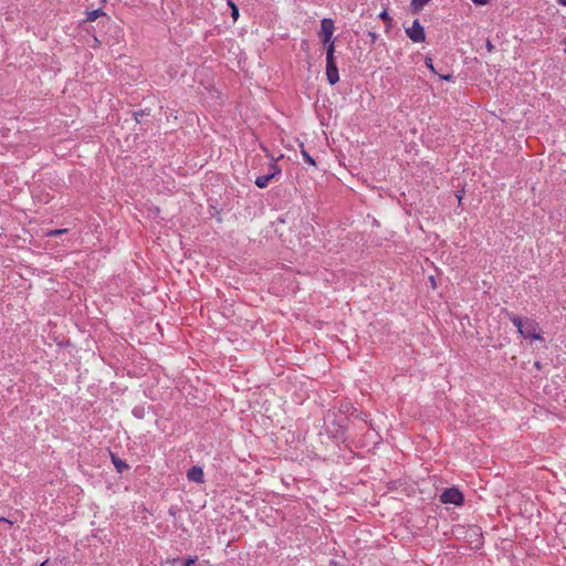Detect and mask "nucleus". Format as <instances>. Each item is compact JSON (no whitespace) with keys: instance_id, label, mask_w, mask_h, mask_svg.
Wrapping results in <instances>:
<instances>
[{"instance_id":"obj_1","label":"nucleus","mask_w":566,"mask_h":566,"mask_svg":"<svg viewBox=\"0 0 566 566\" xmlns=\"http://www.w3.org/2000/svg\"><path fill=\"white\" fill-rule=\"evenodd\" d=\"M440 501L442 503H451L454 505H460L463 501L462 493L455 488H449L443 491L440 496Z\"/></svg>"},{"instance_id":"obj_2","label":"nucleus","mask_w":566,"mask_h":566,"mask_svg":"<svg viewBox=\"0 0 566 566\" xmlns=\"http://www.w3.org/2000/svg\"><path fill=\"white\" fill-rule=\"evenodd\" d=\"M520 334L525 338L542 339L538 324L533 319H525V326Z\"/></svg>"},{"instance_id":"obj_3","label":"nucleus","mask_w":566,"mask_h":566,"mask_svg":"<svg viewBox=\"0 0 566 566\" xmlns=\"http://www.w3.org/2000/svg\"><path fill=\"white\" fill-rule=\"evenodd\" d=\"M280 174H281V168L279 166H274L273 172H268L266 175L256 177L255 185L261 189L266 188L269 182L271 180H273Z\"/></svg>"},{"instance_id":"obj_4","label":"nucleus","mask_w":566,"mask_h":566,"mask_svg":"<svg viewBox=\"0 0 566 566\" xmlns=\"http://www.w3.org/2000/svg\"><path fill=\"white\" fill-rule=\"evenodd\" d=\"M326 76L331 85H334L339 81L336 62H326Z\"/></svg>"},{"instance_id":"obj_5","label":"nucleus","mask_w":566,"mask_h":566,"mask_svg":"<svg viewBox=\"0 0 566 566\" xmlns=\"http://www.w3.org/2000/svg\"><path fill=\"white\" fill-rule=\"evenodd\" d=\"M332 38H324L323 48L326 51V62H336L335 57V40L331 41Z\"/></svg>"},{"instance_id":"obj_6","label":"nucleus","mask_w":566,"mask_h":566,"mask_svg":"<svg viewBox=\"0 0 566 566\" xmlns=\"http://www.w3.org/2000/svg\"><path fill=\"white\" fill-rule=\"evenodd\" d=\"M187 478L196 483H202L203 482V470L201 467L195 465L192 467L188 473Z\"/></svg>"},{"instance_id":"obj_7","label":"nucleus","mask_w":566,"mask_h":566,"mask_svg":"<svg viewBox=\"0 0 566 566\" xmlns=\"http://www.w3.org/2000/svg\"><path fill=\"white\" fill-rule=\"evenodd\" d=\"M334 29V21L332 19H323L319 35H333Z\"/></svg>"},{"instance_id":"obj_8","label":"nucleus","mask_w":566,"mask_h":566,"mask_svg":"<svg viewBox=\"0 0 566 566\" xmlns=\"http://www.w3.org/2000/svg\"><path fill=\"white\" fill-rule=\"evenodd\" d=\"M112 461H113V464L115 465L116 470L122 473L124 472L126 469H128V465L125 461H123L122 459L115 457L114 454H112Z\"/></svg>"},{"instance_id":"obj_9","label":"nucleus","mask_w":566,"mask_h":566,"mask_svg":"<svg viewBox=\"0 0 566 566\" xmlns=\"http://www.w3.org/2000/svg\"><path fill=\"white\" fill-rule=\"evenodd\" d=\"M510 321L514 324V326L517 328L518 333L522 332V329L525 326V321H523L521 317L514 315V314H507Z\"/></svg>"},{"instance_id":"obj_10","label":"nucleus","mask_w":566,"mask_h":566,"mask_svg":"<svg viewBox=\"0 0 566 566\" xmlns=\"http://www.w3.org/2000/svg\"><path fill=\"white\" fill-rule=\"evenodd\" d=\"M430 0H412L411 1V8L413 11L418 12L422 10V8L429 2Z\"/></svg>"},{"instance_id":"obj_11","label":"nucleus","mask_w":566,"mask_h":566,"mask_svg":"<svg viewBox=\"0 0 566 566\" xmlns=\"http://www.w3.org/2000/svg\"><path fill=\"white\" fill-rule=\"evenodd\" d=\"M105 15L101 9L93 10L87 12L86 21H95L97 18Z\"/></svg>"},{"instance_id":"obj_12","label":"nucleus","mask_w":566,"mask_h":566,"mask_svg":"<svg viewBox=\"0 0 566 566\" xmlns=\"http://www.w3.org/2000/svg\"><path fill=\"white\" fill-rule=\"evenodd\" d=\"M228 3L231 8V17L235 21L239 18V9L233 2L229 1Z\"/></svg>"},{"instance_id":"obj_13","label":"nucleus","mask_w":566,"mask_h":566,"mask_svg":"<svg viewBox=\"0 0 566 566\" xmlns=\"http://www.w3.org/2000/svg\"><path fill=\"white\" fill-rule=\"evenodd\" d=\"M302 155L306 163H308L310 165H315V160L313 159V157L310 156V154L307 151L302 149Z\"/></svg>"},{"instance_id":"obj_14","label":"nucleus","mask_w":566,"mask_h":566,"mask_svg":"<svg viewBox=\"0 0 566 566\" xmlns=\"http://www.w3.org/2000/svg\"><path fill=\"white\" fill-rule=\"evenodd\" d=\"M66 231H67L66 229H59V230L49 232V235H60L62 233H65Z\"/></svg>"},{"instance_id":"obj_15","label":"nucleus","mask_w":566,"mask_h":566,"mask_svg":"<svg viewBox=\"0 0 566 566\" xmlns=\"http://www.w3.org/2000/svg\"><path fill=\"white\" fill-rule=\"evenodd\" d=\"M476 6H485L490 2V0H471Z\"/></svg>"},{"instance_id":"obj_16","label":"nucleus","mask_w":566,"mask_h":566,"mask_svg":"<svg viewBox=\"0 0 566 566\" xmlns=\"http://www.w3.org/2000/svg\"><path fill=\"white\" fill-rule=\"evenodd\" d=\"M415 29H417V33L423 35V29L419 25L417 21H415Z\"/></svg>"},{"instance_id":"obj_17","label":"nucleus","mask_w":566,"mask_h":566,"mask_svg":"<svg viewBox=\"0 0 566 566\" xmlns=\"http://www.w3.org/2000/svg\"><path fill=\"white\" fill-rule=\"evenodd\" d=\"M485 45H486L489 52H491L493 50V45L489 39H486Z\"/></svg>"},{"instance_id":"obj_18","label":"nucleus","mask_w":566,"mask_h":566,"mask_svg":"<svg viewBox=\"0 0 566 566\" xmlns=\"http://www.w3.org/2000/svg\"><path fill=\"white\" fill-rule=\"evenodd\" d=\"M426 65L430 69V70H433V66H432V60L430 57H427L426 59Z\"/></svg>"},{"instance_id":"obj_19","label":"nucleus","mask_w":566,"mask_h":566,"mask_svg":"<svg viewBox=\"0 0 566 566\" xmlns=\"http://www.w3.org/2000/svg\"><path fill=\"white\" fill-rule=\"evenodd\" d=\"M274 166H277L276 160H272V161L270 163L269 172H273V167H274Z\"/></svg>"},{"instance_id":"obj_20","label":"nucleus","mask_w":566,"mask_h":566,"mask_svg":"<svg viewBox=\"0 0 566 566\" xmlns=\"http://www.w3.org/2000/svg\"><path fill=\"white\" fill-rule=\"evenodd\" d=\"M146 113L144 111H142L140 113H136L135 114V118L136 120H139V117H143Z\"/></svg>"},{"instance_id":"obj_21","label":"nucleus","mask_w":566,"mask_h":566,"mask_svg":"<svg viewBox=\"0 0 566 566\" xmlns=\"http://www.w3.org/2000/svg\"><path fill=\"white\" fill-rule=\"evenodd\" d=\"M426 38H418V36H415V38H411V40H413L415 42H422L424 41Z\"/></svg>"},{"instance_id":"obj_22","label":"nucleus","mask_w":566,"mask_h":566,"mask_svg":"<svg viewBox=\"0 0 566 566\" xmlns=\"http://www.w3.org/2000/svg\"><path fill=\"white\" fill-rule=\"evenodd\" d=\"M380 17H381L382 19H387V18H388L387 12H382V13L380 14Z\"/></svg>"},{"instance_id":"obj_23","label":"nucleus","mask_w":566,"mask_h":566,"mask_svg":"<svg viewBox=\"0 0 566 566\" xmlns=\"http://www.w3.org/2000/svg\"><path fill=\"white\" fill-rule=\"evenodd\" d=\"M0 523H7V524H10L9 521H7L6 518H0Z\"/></svg>"},{"instance_id":"obj_24","label":"nucleus","mask_w":566,"mask_h":566,"mask_svg":"<svg viewBox=\"0 0 566 566\" xmlns=\"http://www.w3.org/2000/svg\"><path fill=\"white\" fill-rule=\"evenodd\" d=\"M407 34H408V36H411V35H419L418 33H410L409 31H407Z\"/></svg>"},{"instance_id":"obj_25","label":"nucleus","mask_w":566,"mask_h":566,"mask_svg":"<svg viewBox=\"0 0 566 566\" xmlns=\"http://www.w3.org/2000/svg\"><path fill=\"white\" fill-rule=\"evenodd\" d=\"M93 40H94V45H95L96 43H98V38H97V36H94V38H93Z\"/></svg>"},{"instance_id":"obj_26","label":"nucleus","mask_w":566,"mask_h":566,"mask_svg":"<svg viewBox=\"0 0 566 566\" xmlns=\"http://www.w3.org/2000/svg\"><path fill=\"white\" fill-rule=\"evenodd\" d=\"M560 4L566 6V0H558Z\"/></svg>"},{"instance_id":"obj_27","label":"nucleus","mask_w":566,"mask_h":566,"mask_svg":"<svg viewBox=\"0 0 566 566\" xmlns=\"http://www.w3.org/2000/svg\"><path fill=\"white\" fill-rule=\"evenodd\" d=\"M450 77H451V75L443 76L444 80H449Z\"/></svg>"},{"instance_id":"obj_28","label":"nucleus","mask_w":566,"mask_h":566,"mask_svg":"<svg viewBox=\"0 0 566 566\" xmlns=\"http://www.w3.org/2000/svg\"><path fill=\"white\" fill-rule=\"evenodd\" d=\"M48 560L43 562L40 566H45Z\"/></svg>"},{"instance_id":"obj_29","label":"nucleus","mask_w":566,"mask_h":566,"mask_svg":"<svg viewBox=\"0 0 566 566\" xmlns=\"http://www.w3.org/2000/svg\"><path fill=\"white\" fill-rule=\"evenodd\" d=\"M564 43H565V49H564V51H565V53H566V42H564Z\"/></svg>"}]
</instances>
